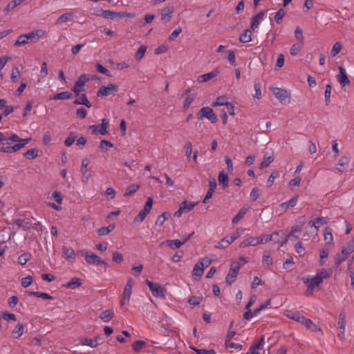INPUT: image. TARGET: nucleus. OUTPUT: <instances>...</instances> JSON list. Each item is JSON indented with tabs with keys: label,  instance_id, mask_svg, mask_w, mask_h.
Wrapping results in <instances>:
<instances>
[{
	"label": "nucleus",
	"instance_id": "nucleus-1",
	"mask_svg": "<svg viewBox=\"0 0 354 354\" xmlns=\"http://www.w3.org/2000/svg\"><path fill=\"white\" fill-rule=\"evenodd\" d=\"M45 35V32L42 30H37L32 31L28 34L20 35L15 42V46H24L28 43H34L37 41L41 37Z\"/></svg>",
	"mask_w": 354,
	"mask_h": 354
},
{
	"label": "nucleus",
	"instance_id": "nucleus-2",
	"mask_svg": "<svg viewBox=\"0 0 354 354\" xmlns=\"http://www.w3.org/2000/svg\"><path fill=\"white\" fill-rule=\"evenodd\" d=\"M96 15L102 16L105 19L115 20L122 18H133L136 16L134 13H129L125 12H113L111 10H100L97 12Z\"/></svg>",
	"mask_w": 354,
	"mask_h": 354
},
{
	"label": "nucleus",
	"instance_id": "nucleus-3",
	"mask_svg": "<svg viewBox=\"0 0 354 354\" xmlns=\"http://www.w3.org/2000/svg\"><path fill=\"white\" fill-rule=\"evenodd\" d=\"M145 283L149 286L154 297L162 299L165 298V293L167 292V289L165 288L162 287L159 283H153L148 279L145 280Z\"/></svg>",
	"mask_w": 354,
	"mask_h": 354
},
{
	"label": "nucleus",
	"instance_id": "nucleus-4",
	"mask_svg": "<svg viewBox=\"0 0 354 354\" xmlns=\"http://www.w3.org/2000/svg\"><path fill=\"white\" fill-rule=\"evenodd\" d=\"M197 117L199 120H202L203 118H207L212 123L216 122L218 118L214 113L212 109L206 106L203 107L197 113Z\"/></svg>",
	"mask_w": 354,
	"mask_h": 354
},
{
	"label": "nucleus",
	"instance_id": "nucleus-5",
	"mask_svg": "<svg viewBox=\"0 0 354 354\" xmlns=\"http://www.w3.org/2000/svg\"><path fill=\"white\" fill-rule=\"evenodd\" d=\"M240 267V263L238 261H234L231 263L230 270L225 279L228 285H231L235 281Z\"/></svg>",
	"mask_w": 354,
	"mask_h": 354
},
{
	"label": "nucleus",
	"instance_id": "nucleus-6",
	"mask_svg": "<svg viewBox=\"0 0 354 354\" xmlns=\"http://www.w3.org/2000/svg\"><path fill=\"white\" fill-rule=\"evenodd\" d=\"M118 91V86L113 84H109L106 86H101L97 91V95L99 97H106Z\"/></svg>",
	"mask_w": 354,
	"mask_h": 354
},
{
	"label": "nucleus",
	"instance_id": "nucleus-7",
	"mask_svg": "<svg viewBox=\"0 0 354 354\" xmlns=\"http://www.w3.org/2000/svg\"><path fill=\"white\" fill-rule=\"evenodd\" d=\"M85 260L88 264L90 265H104L107 266V263L101 260L100 257L94 253H89L86 252L84 253Z\"/></svg>",
	"mask_w": 354,
	"mask_h": 354
},
{
	"label": "nucleus",
	"instance_id": "nucleus-8",
	"mask_svg": "<svg viewBox=\"0 0 354 354\" xmlns=\"http://www.w3.org/2000/svg\"><path fill=\"white\" fill-rule=\"evenodd\" d=\"M272 93L281 103H286L290 98V95L286 90L280 88H272Z\"/></svg>",
	"mask_w": 354,
	"mask_h": 354
},
{
	"label": "nucleus",
	"instance_id": "nucleus-9",
	"mask_svg": "<svg viewBox=\"0 0 354 354\" xmlns=\"http://www.w3.org/2000/svg\"><path fill=\"white\" fill-rule=\"evenodd\" d=\"M338 68L339 71V74L337 75V78L339 84L342 86H349L351 84V82L346 73L345 69L342 66H339Z\"/></svg>",
	"mask_w": 354,
	"mask_h": 354
},
{
	"label": "nucleus",
	"instance_id": "nucleus-10",
	"mask_svg": "<svg viewBox=\"0 0 354 354\" xmlns=\"http://www.w3.org/2000/svg\"><path fill=\"white\" fill-rule=\"evenodd\" d=\"M191 237V234L188 235L185 239H183V241H180L178 239L176 240H167L165 242H163L162 244H167L168 246H169L171 248H180L184 243H185Z\"/></svg>",
	"mask_w": 354,
	"mask_h": 354
},
{
	"label": "nucleus",
	"instance_id": "nucleus-11",
	"mask_svg": "<svg viewBox=\"0 0 354 354\" xmlns=\"http://www.w3.org/2000/svg\"><path fill=\"white\" fill-rule=\"evenodd\" d=\"M306 221V217L305 216H300L297 218L295 224L291 228V236H293V233L295 232H301L302 230V227Z\"/></svg>",
	"mask_w": 354,
	"mask_h": 354
},
{
	"label": "nucleus",
	"instance_id": "nucleus-12",
	"mask_svg": "<svg viewBox=\"0 0 354 354\" xmlns=\"http://www.w3.org/2000/svg\"><path fill=\"white\" fill-rule=\"evenodd\" d=\"M62 257L68 261H73L75 259V253L73 249L66 246L62 247Z\"/></svg>",
	"mask_w": 354,
	"mask_h": 354
},
{
	"label": "nucleus",
	"instance_id": "nucleus-13",
	"mask_svg": "<svg viewBox=\"0 0 354 354\" xmlns=\"http://www.w3.org/2000/svg\"><path fill=\"white\" fill-rule=\"evenodd\" d=\"M83 283V280L80 278L73 277L68 283L63 285L64 287L70 289H76L81 286Z\"/></svg>",
	"mask_w": 354,
	"mask_h": 354
},
{
	"label": "nucleus",
	"instance_id": "nucleus-14",
	"mask_svg": "<svg viewBox=\"0 0 354 354\" xmlns=\"http://www.w3.org/2000/svg\"><path fill=\"white\" fill-rule=\"evenodd\" d=\"M263 342L264 337L261 336L259 340V342L253 344L246 354H261L257 351V350L261 349L263 348Z\"/></svg>",
	"mask_w": 354,
	"mask_h": 354
},
{
	"label": "nucleus",
	"instance_id": "nucleus-15",
	"mask_svg": "<svg viewBox=\"0 0 354 354\" xmlns=\"http://www.w3.org/2000/svg\"><path fill=\"white\" fill-rule=\"evenodd\" d=\"M274 161L273 152L271 153H266L262 162L260 164V169L268 167Z\"/></svg>",
	"mask_w": 354,
	"mask_h": 354
},
{
	"label": "nucleus",
	"instance_id": "nucleus-16",
	"mask_svg": "<svg viewBox=\"0 0 354 354\" xmlns=\"http://www.w3.org/2000/svg\"><path fill=\"white\" fill-rule=\"evenodd\" d=\"M133 284V279L132 278H129L123 292V296H125V299L131 297Z\"/></svg>",
	"mask_w": 354,
	"mask_h": 354
},
{
	"label": "nucleus",
	"instance_id": "nucleus-17",
	"mask_svg": "<svg viewBox=\"0 0 354 354\" xmlns=\"http://www.w3.org/2000/svg\"><path fill=\"white\" fill-rule=\"evenodd\" d=\"M264 16L263 11L259 12L257 15L254 16L251 20L250 28L254 30L259 26L261 20Z\"/></svg>",
	"mask_w": 354,
	"mask_h": 354
},
{
	"label": "nucleus",
	"instance_id": "nucleus-18",
	"mask_svg": "<svg viewBox=\"0 0 354 354\" xmlns=\"http://www.w3.org/2000/svg\"><path fill=\"white\" fill-rule=\"evenodd\" d=\"M218 71L215 70L210 73H206V74H204L202 75H199L198 77V81L201 83L206 82L209 81V80L215 77L218 75Z\"/></svg>",
	"mask_w": 354,
	"mask_h": 354
},
{
	"label": "nucleus",
	"instance_id": "nucleus-19",
	"mask_svg": "<svg viewBox=\"0 0 354 354\" xmlns=\"http://www.w3.org/2000/svg\"><path fill=\"white\" fill-rule=\"evenodd\" d=\"M218 180L220 185H222L224 188L227 187L229 185V177L224 171H221L218 174Z\"/></svg>",
	"mask_w": 354,
	"mask_h": 354
},
{
	"label": "nucleus",
	"instance_id": "nucleus-20",
	"mask_svg": "<svg viewBox=\"0 0 354 354\" xmlns=\"http://www.w3.org/2000/svg\"><path fill=\"white\" fill-rule=\"evenodd\" d=\"M204 269L197 263L193 269L192 275L195 280L198 281L203 274Z\"/></svg>",
	"mask_w": 354,
	"mask_h": 354
},
{
	"label": "nucleus",
	"instance_id": "nucleus-21",
	"mask_svg": "<svg viewBox=\"0 0 354 354\" xmlns=\"http://www.w3.org/2000/svg\"><path fill=\"white\" fill-rule=\"evenodd\" d=\"M79 96V98L74 101V104H83L86 106L87 108H91L92 104L88 100L85 94H81Z\"/></svg>",
	"mask_w": 354,
	"mask_h": 354
},
{
	"label": "nucleus",
	"instance_id": "nucleus-22",
	"mask_svg": "<svg viewBox=\"0 0 354 354\" xmlns=\"http://www.w3.org/2000/svg\"><path fill=\"white\" fill-rule=\"evenodd\" d=\"M97 339H101V337L100 336H97L94 339L83 338L80 340V342L82 345L88 346L91 348H95L98 345V343H97Z\"/></svg>",
	"mask_w": 354,
	"mask_h": 354
},
{
	"label": "nucleus",
	"instance_id": "nucleus-23",
	"mask_svg": "<svg viewBox=\"0 0 354 354\" xmlns=\"http://www.w3.org/2000/svg\"><path fill=\"white\" fill-rule=\"evenodd\" d=\"M174 8L173 6H169L163 8L161 11V19L162 20H169L171 14L174 12Z\"/></svg>",
	"mask_w": 354,
	"mask_h": 354
},
{
	"label": "nucleus",
	"instance_id": "nucleus-24",
	"mask_svg": "<svg viewBox=\"0 0 354 354\" xmlns=\"http://www.w3.org/2000/svg\"><path fill=\"white\" fill-rule=\"evenodd\" d=\"M114 316V313L112 310L109 309L104 312H102L100 315V318L104 322H109L111 319H113Z\"/></svg>",
	"mask_w": 354,
	"mask_h": 354
},
{
	"label": "nucleus",
	"instance_id": "nucleus-25",
	"mask_svg": "<svg viewBox=\"0 0 354 354\" xmlns=\"http://www.w3.org/2000/svg\"><path fill=\"white\" fill-rule=\"evenodd\" d=\"M226 100L227 97L225 95L219 96L215 102H212V106L214 107L217 106H230V102H227Z\"/></svg>",
	"mask_w": 354,
	"mask_h": 354
},
{
	"label": "nucleus",
	"instance_id": "nucleus-26",
	"mask_svg": "<svg viewBox=\"0 0 354 354\" xmlns=\"http://www.w3.org/2000/svg\"><path fill=\"white\" fill-rule=\"evenodd\" d=\"M349 158L346 156L342 157L337 164V170L339 172H343L345 168L348 165Z\"/></svg>",
	"mask_w": 354,
	"mask_h": 354
},
{
	"label": "nucleus",
	"instance_id": "nucleus-27",
	"mask_svg": "<svg viewBox=\"0 0 354 354\" xmlns=\"http://www.w3.org/2000/svg\"><path fill=\"white\" fill-rule=\"evenodd\" d=\"M303 281L305 283H309L314 287L319 286L322 283V281L320 277H318L317 276L313 277L311 279H303Z\"/></svg>",
	"mask_w": 354,
	"mask_h": 354
},
{
	"label": "nucleus",
	"instance_id": "nucleus-28",
	"mask_svg": "<svg viewBox=\"0 0 354 354\" xmlns=\"http://www.w3.org/2000/svg\"><path fill=\"white\" fill-rule=\"evenodd\" d=\"M115 228V225H109L106 227H102L97 230L99 236H104L112 232Z\"/></svg>",
	"mask_w": 354,
	"mask_h": 354
},
{
	"label": "nucleus",
	"instance_id": "nucleus-29",
	"mask_svg": "<svg viewBox=\"0 0 354 354\" xmlns=\"http://www.w3.org/2000/svg\"><path fill=\"white\" fill-rule=\"evenodd\" d=\"M24 156L29 160L35 159L39 156V149L36 148L30 149L24 153Z\"/></svg>",
	"mask_w": 354,
	"mask_h": 354
},
{
	"label": "nucleus",
	"instance_id": "nucleus-30",
	"mask_svg": "<svg viewBox=\"0 0 354 354\" xmlns=\"http://www.w3.org/2000/svg\"><path fill=\"white\" fill-rule=\"evenodd\" d=\"M73 97V95L71 93L68 92V91H64V92H61V93H59L56 95H55L52 99L53 100H69L71 98H72Z\"/></svg>",
	"mask_w": 354,
	"mask_h": 354
},
{
	"label": "nucleus",
	"instance_id": "nucleus-31",
	"mask_svg": "<svg viewBox=\"0 0 354 354\" xmlns=\"http://www.w3.org/2000/svg\"><path fill=\"white\" fill-rule=\"evenodd\" d=\"M248 208L247 207H242L239 212H238V214L233 218L232 222L233 224H236L241 219H242L245 214H246L247 211H248Z\"/></svg>",
	"mask_w": 354,
	"mask_h": 354
},
{
	"label": "nucleus",
	"instance_id": "nucleus-32",
	"mask_svg": "<svg viewBox=\"0 0 354 354\" xmlns=\"http://www.w3.org/2000/svg\"><path fill=\"white\" fill-rule=\"evenodd\" d=\"M252 32L249 29H246L243 33L239 36V41L242 43H248L251 41Z\"/></svg>",
	"mask_w": 354,
	"mask_h": 354
},
{
	"label": "nucleus",
	"instance_id": "nucleus-33",
	"mask_svg": "<svg viewBox=\"0 0 354 354\" xmlns=\"http://www.w3.org/2000/svg\"><path fill=\"white\" fill-rule=\"evenodd\" d=\"M171 214L168 212L162 213L156 221V225H162L164 222L170 217Z\"/></svg>",
	"mask_w": 354,
	"mask_h": 354
},
{
	"label": "nucleus",
	"instance_id": "nucleus-34",
	"mask_svg": "<svg viewBox=\"0 0 354 354\" xmlns=\"http://www.w3.org/2000/svg\"><path fill=\"white\" fill-rule=\"evenodd\" d=\"M300 323L304 325L308 329H310L313 326L315 328V330H321V328L319 326L313 324L311 319L306 318L305 317H303V320H301Z\"/></svg>",
	"mask_w": 354,
	"mask_h": 354
},
{
	"label": "nucleus",
	"instance_id": "nucleus-35",
	"mask_svg": "<svg viewBox=\"0 0 354 354\" xmlns=\"http://www.w3.org/2000/svg\"><path fill=\"white\" fill-rule=\"evenodd\" d=\"M286 316L290 318V319H292L299 323H300L301 322V320H303V317L302 315H300L299 313H297V312H288L287 314H286Z\"/></svg>",
	"mask_w": 354,
	"mask_h": 354
},
{
	"label": "nucleus",
	"instance_id": "nucleus-36",
	"mask_svg": "<svg viewBox=\"0 0 354 354\" xmlns=\"http://www.w3.org/2000/svg\"><path fill=\"white\" fill-rule=\"evenodd\" d=\"M338 327L342 330H345L346 328V314L344 312H341L339 315Z\"/></svg>",
	"mask_w": 354,
	"mask_h": 354
},
{
	"label": "nucleus",
	"instance_id": "nucleus-37",
	"mask_svg": "<svg viewBox=\"0 0 354 354\" xmlns=\"http://www.w3.org/2000/svg\"><path fill=\"white\" fill-rule=\"evenodd\" d=\"M25 0H13L11 1L7 6L4 8V12H8L10 10L14 9L17 6L20 5Z\"/></svg>",
	"mask_w": 354,
	"mask_h": 354
},
{
	"label": "nucleus",
	"instance_id": "nucleus-38",
	"mask_svg": "<svg viewBox=\"0 0 354 354\" xmlns=\"http://www.w3.org/2000/svg\"><path fill=\"white\" fill-rule=\"evenodd\" d=\"M140 185H131L127 187L126 192L124 194V196H130L135 194L136 191L139 189Z\"/></svg>",
	"mask_w": 354,
	"mask_h": 354
},
{
	"label": "nucleus",
	"instance_id": "nucleus-39",
	"mask_svg": "<svg viewBox=\"0 0 354 354\" xmlns=\"http://www.w3.org/2000/svg\"><path fill=\"white\" fill-rule=\"evenodd\" d=\"M342 251L348 255L354 252V239H352L346 243V245L342 249Z\"/></svg>",
	"mask_w": 354,
	"mask_h": 354
},
{
	"label": "nucleus",
	"instance_id": "nucleus-40",
	"mask_svg": "<svg viewBox=\"0 0 354 354\" xmlns=\"http://www.w3.org/2000/svg\"><path fill=\"white\" fill-rule=\"evenodd\" d=\"M348 254L342 250L341 253L337 254L335 257V265L338 267L348 257Z\"/></svg>",
	"mask_w": 354,
	"mask_h": 354
},
{
	"label": "nucleus",
	"instance_id": "nucleus-41",
	"mask_svg": "<svg viewBox=\"0 0 354 354\" xmlns=\"http://www.w3.org/2000/svg\"><path fill=\"white\" fill-rule=\"evenodd\" d=\"M73 19V14L72 13H65L61 15L57 20V24H61L63 22H67L72 21Z\"/></svg>",
	"mask_w": 354,
	"mask_h": 354
},
{
	"label": "nucleus",
	"instance_id": "nucleus-42",
	"mask_svg": "<svg viewBox=\"0 0 354 354\" xmlns=\"http://www.w3.org/2000/svg\"><path fill=\"white\" fill-rule=\"evenodd\" d=\"M109 122L108 119L104 118L103 120H102V124L100 126V129L99 130V133L101 135H105L107 133V128L109 127Z\"/></svg>",
	"mask_w": 354,
	"mask_h": 354
},
{
	"label": "nucleus",
	"instance_id": "nucleus-43",
	"mask_svg": "<svg viewBox=\"0 0 354 354\" xmlns=\"http://www.w3.org/2000/svg\"><path fill=\"white\" fill-rule=\"evenodd\" d=\"M29 295H33V296H35L36 297L42 298V299H44L52 300L53 299L51 295H50L48 293H45V292H30Z\"/></svg>",
	"mask_w": 354,
	"mask_h": 354
},
{
	"label": "nucleus",
	"instance_id": "nucleus-44",
	"mask_svg": "<svg viewBox=\"0 0 354 354\" xmlns=\"http://www.w3.org/2000/svg\"><path fill=\"white\" fill-rule=\"evenodd\" d=\"M146 344V342L142 340H138L132 345V348L135 352H139Z\"/></svg>",
	"mask_w": 354,
	"mask_h": 354
},
{
	"label": "nucleus",
	"instance_id": "nucleus-45",
	"mask_svg": "<svg viewBox=\"0 0 354 354\" xmlns=\"http://www.w3.org/2000/svg\"><path fill=\"white\" fill-rule=\"evenodd\" d=\"M324 236V241H326V243L329 244V243H333V237L331 230L329 227H326L325 229Z\"/></svg>",
	"mask_w": 354,
	"mask_h": 354
},
{
	"label": "nucleus",
	"instance_id": "nucleus-46",
	"mask_svg": "<svg viewBox=\"0 0 354 354\" xmlns=\"http://www.w3.org/2000/svg\"><path fill=\"white\" fill-rule=\"evenodd\" d=\"M231 243L230 240L227 237H224L218 243L216 248L224 249L227 248Z\"/></svg>",
	"mask_w": 354,
	"mask_h": 354
},
{
	"label": "nucleus",
	"instance_id": "nucleus-47",
	"mask_svg": "<svg viewBox=\"0 0 354 354\" xmlns=\"http://www.w3.org/2000/svg\"><path fill=\"white\" fill-rule=\"evenodd\" d=\"M77 138V135L75 132H71L68 138L65 140L64 144L67 147L71 146Z\"/></svg>",
	"mask_w": 354,
	"mask_h": 354
},
{
	"label": "nucleus",
	"instance_id": "nucleus-48",
	"mask_svg": "<svg viewBox=\"0 0 354 354\" xmlns=\"http://www.w3.org/2000/svg\"><path fill=\"white\" fill-rule=\"evenodd\" d=\"M303 47V43L295 44L292 46L290 50V53L292 55L295 56L300 52Z\"/></svg>",
	"mask_w": 354,
	"mask_h": 354
},
{
	"label": "nucleus",
	"instance_id": "nucleus-49",
	"mask_svg": "<svg viewBox=\"0 0 354 354\" xmlns=\"http://www.w3.org/2000/svg\"><path fill=\"white\" fill-rule=\"evenodd\" d=\"M31 255L29 253H24L18 258V263L22 266L25 265L30 259Z\"/></svg>",
	"mask_w": 354,
	"mask_h": 354
},
{
	"label": "nucleus",
	"instance_id": "nucleus-50",
	"mask_svg": "<svg viewBox=\"0 0 354 354\" xmlns=\"http://www.w3.org/2000/svg\"><path fill=\"white\" fill-rule=\"evenodd\" d=\"M24 326L23 324L21 323H18L14 330L12 331V333L13 334H17V337H19L20 336H21L24 333Z\"/></svg>",
	"mask_w": 354,
	"mask_h": 354
},
{
	"label": "nucleus",
	"instance_id": "nucleus-51",
	"mask_svg": "<svg viewBox=\"0 0 354 354\" xmlns=\"http://www.w3.org/2000/svg\"><path fill=\"white\" fill-rule=\"evenodd\" d=\"M89 80V78L87 77L86 75H81L78 80L75 82V84L77 86H83L86 82Z\"/></svg>",
	"mask_w": 354,
	"mask_h": 354
},
{
	"label": "nucleus",
	"instance_id": "nucleus-52",
	"mask_svg": "<svg viewBox=\"0 0 354 354\" xmlns=\"http://www.w3.org/2000/svg\"><path fill=\"white\" fill-rule=\"evenodd\" d=\"M147 50V47L145 46H141L137 50L136 53V59L138 61H140L145 55Z\"/></svg>",
	"mask_w": 354,
	"mask_h": 354
},
{
	"label": "nucleus",
	"instance_id": "nucleus-53",
	"mask_svg": "<svg viewBox=\"0 0 354 354\" xmlns=\"http://www.w3.org/2000/svg\"><path fill=\"white\" fill-rule=\"evenodd\" d=\"M342 49V44L340 42H336L330 50V55L332 57H335L337 55Z\"/></svg>",
	"mask_w": 354,
	"mask_h": 354
},
{
	"label": "nucleus",
	"instance_id": "nucleus-54",
	"mask_svg": "<svg viewBox=\"0 0 354 354\" xmlns=\"http://www.w3.org/2000/svg\"><path fill=\"white\" fill-rule=\"evenodd\" d=\"M190 348L196 352V354H216L214 350H205V349H198L194 346H191Z\"/></svg>",
	"mask_w": 354,
	"mask_h": 354
},
{
	"label": "nucleus",
	"instance_id": "nucleus-55",
	"mask_svg": "<svg viewBox=\"0 0 354 354\" xmlns=\"http://www.w3.org/2000/svg\"><path fill=\"white\" fill-rule=\"evenodd\" d=\"M248 240V243L249 245L255 246L258 244L262 243V239L261 238H256V237H249L246 239Z\"/></svg>",
	"mask_w": 354,
	"mask_h": 354
},
{
	"label": "nucleus",
	"instance_id": "nucleus-56",
	"mask_svg": "<svg viewBox=\"0 0 354 354\" xmlns=\"http://www.w3.org/2000/svg\"><path fill=\"white\" fill-rule=\"evenodd\" d=\"M149 213L147 212H144V209H142L140 212L139 214L135 217L133 221L135 223H138V222H142L145 220V218H146L147 215Z\"/></svg>",
	"mask_w": 354,
	"mask_h": 354
},
{
	"label": "nucleus",
	"instance_id": "nucleus-57",
	"mask_svg": "<svg viewBox=\"0 0 354 354\" xmlns=\"http://www.w3.org/2000/svg\"><path fill=\"white\" fill-rule=\"evenodd\" d=\"M96 69L98 72L101 73L102 74H103L104 75H106L108 77L111 76L110 71L99 63H97L96 64Z\"/></svg>",
	"mask_w": 354,
	"mask_h": 354
},
{
	"label": "nucleus",
	"instance_id": "nucleus-58",
	"mask_svg": "<svg viewBox=\"0 0 354 354\" xmlns=\"http://www.w3.org/2000/svg\"><path fill=\"white\" fill-rule=\"evenodd\" d=\"M285 15V12L283 8L279 9L274 16L276 22L279 24L281 22L283 17Z\"/></svg>",
	"mask_w": 354,
	"mask_h": 354
},
{
	"label": "nucleus",
	"instance_id": "nucleus-59",
	"mask_svg": "<svg viewBox=\"0 0 354 354\" xmlns=\"http://www.w3.org/2000/svg\"><path fill=\"white\" fill-rule=\"evenodd\" d=\"M254 89H255V97L257 99H259L261 96V83H260L259 80H256L254 81Z\"/></svg>",
	"mask_w": 354,
	"mask_h": 354
},
{
	"label": "nucleus",
	"instance_id": "nucleus-60",
	"mask_svg": "<svg viewBox=\"0 0 354 354\" xmlns=\"http://www.w3.org/2000/svg\"><path fill=\"white\" fill-rule=\"evenodd\" d=\"M20 72L17 67H14L12 70L10 78L12 82H15L18 80Z\"/></svg>",
	"mask_w": 354,
	"mask_h": 354
},
{
	"label": "nucleus",
	"instance_id": "nucleus-61",
	"mask_svg": "<svg viewBox=\"0 0 354 354\" xmlns=\"http://www.w3.org/2000/svg\"><path fill=\"white\" fill-rule=\"evenodd\" d=\"M296 252L299 254L300 257H302L305 254V248L302 246L301 242L299 241L295 245Z\"/></svg>",
	"mask_w": 354,
	"mask_h": 354
},
{
	"label": "nucleus",
	"instance_id": "nucleus-62",
	"mask_svg": "<svg viewBox=\"0 0 354 354\" xmlns=\"http://www.w3.org/2000/svg\"><path fill=\"white\" fill-rule=\"evenodd\" d=\"M113 261L117 263H121L123 261V256L118 252H114L113 253Z\"/></svg>",
	"mask_w": 354,
	"mask_h": 354
},
{
	"label": "nucleus",
	"instance_id": "nucleus-63",
	"mask_svg": "<svg viewBox=\"0 0 354 354\" xmlns=\"http://www.w3.org/2000/svg\"><path fill=\"white\" fill-rule=\"evenodd\" d=\"M153 198L152 197H149L147 198V201L144 206V212H147L148 213L150 212L151 208H152V205H153Z\"/></svg>",
	"mask_w": 354,
	"mask_h": 354
},
{
	"label": "nucleus",
	"instance_id": "nucleus-64",
	"mask_svg": "<svg viewBox=\"0 0 354 354\" xmlns=\"http://www.w3.org/2000/svg\"><path fill=\"white\" fill-rule=\"evenodd\" d=\"M182 32V28L181 27H178L177 28H176L172 32L171 34L170 35L169 37V39L170 41H173L175 39H176L178 37V36L179 35V34Z\"/></svg>",
	"mask_w": 354,
	"mask_h": 354
}]
</instances>
